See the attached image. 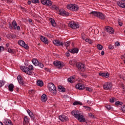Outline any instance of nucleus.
I'll return each mask as SVG.
<instances>
[{
	"label": "nucleus",
	"instance_id": "1",
	"mask_svg": "<svg viewBox=\"0 0 125 125\" xmlns=\"http://www.w3.org/2000/svg\"><path fill=\"white\" fill-rule=\"evenodd\" d=\"M21 69L22 72L27 74V75H32V70H34V66L32 65H29L28 67L25 66H21Z\"/></svg>",
	"mask_w": 125,
	"mask_h": 125
},
{
	"label": "nucleus",
	"instance_id": "2",
	"mask_svg": "<svg viewBox=\"0 0 125 125\" xmlns=\"http://www.w3.org/2000/svg\"><path fill=\"white\" fill-rule=\"evenodd\" d=\"M89 14L92 16L98 17V18H100V19H101L102 20H104L106 17L102 13L96 11H92L89 13Z\"/></svg>",
	"mask_w": 125,
	"mask_h": 125
},
{
	"label": "nucleus",
	"instance_id": "3",
	"mask_svg": "<svg viewBox=\"0 0 125 125\" xmlns=\"http://www.w3.org/2000/svg\"><path fill=\"white\" fill-rule=\"evenodd\" d=\"M66 7L67 9L71 10V11H78L80 9L79 6L75 4H68L67 5Z\"/></svg>",
	"mask_w": 125,
	"mask_h": 125
},
{
	"label": "nucleus",
	"instance_id": "4",
	"mask_svg": "<svg viewBox=\"0 0 125 125\" xmlns=\"http://www.w3.org/2000/svg\"><path fill=\"white\" fill-rule=\"evenodd\" d=\"M48 89L52 94H56V87L53 83H48Z\"/></svg>",
	"mask_w": 125,
	"mask_h": 125
},
{
	"label": "nucleus",
	"instance_id": "5",
	"mask_svg": "<svg viewBox=\"0 0 125 125\" xmlns=\"http://www.w3.org/2000/svg\"><path fill=\"white\" fill-rule=\"evenodd\" d=\"M113 87V84L111 82H106L104 84L103 88L105 90H109L112 89Z\"/></svg>",
	"mask_w": 125,
	"mask_h": 125
},
{
	"label": "nucleus",
	"instance_id": "6",
	"mask_svg": "<svg viewBox=\"0 0 125 125\" xmlns=\"http://www.w3.org/2000/svg\"><path fill=\"white\" fill-rule=\"evenodd\" d=\"M68 26L70 28H72V29H73L74 30L80 28V24L75 21L70 22L68 23Z\"/></svg>",
	"mask_w": 125,
	"mask_h": 125
},
{
	"label": "nucleus",
	"instance_id": "7",
	"mask_svg": "<svg viewBox=\"0 0 125 125\" xmlns=\"http://www.w3.org/2000/svg\"><path fill=\"white\" fill-rule=\"evenodd\" d=\"M53 64L59 69H62L64 67V63L62 62L56 61L54 62Z\"/></svg>",
	"mask_w": 125,
	"mask_h": 125
},
{
	"label": "nucleus",
	"instance_id": "8",
	"mask_svg": "<svg viewBox=\"0 0 125 125\" xmlns=\"http://www.w3.org/2000/svg\"><path fill=\"white\" fill-rule=\"evenodd\" d=\"M77 67L79 70V71H81V72H84L85 70H86V68L85 67V65L82 63H78L77 64Z\"/></svg>",
	"mask_w": 125,
	"mask_h": 125
},
{
	"label": "nucleus",
	"instance_id": "9",
	"mask_svg": "<svg viewBox=\"0 0 125 125\" xmlns=\"http://www.w3.org/2000/svg\"><path fill=\"white\" fill-rule=\"evenodd\" d=\"M41 3L44 5L50 6L52 5V1L50 0H41Z\"/></svg>",
	"mask_w": 125,
	"mask_h": 125
},
{
	"label": "nucleus",
	"instance_id": "10",
	"mask_svg": "<svg viewBox=\"0 0 125 125\" xmlns=\"http://www.w3.org/2000/svg\"><path fill=\"white\" fill-rule=\"evenodd\" d=\"M59 14L62 16H69V13L63 9H60L59 10Z\"/></svg>",
	"mask_w": 125,
	"mask_h": 125
},
{
	"label": "nucleus",
	"instance_id": "11",
	"mask_svg": "<svg viewBox=\"0 0 125 125\" xmlns=\"http://www.w3.org/2000/svg\"><path fill=\"white\" fill-rule=\"evenodd\" d=\"M18 43L19 45H21L22 47H24L25 49H28L29 48V46H28V45H27V44L22 40L19 41Z\"/></svg>",
	"mask_w": 125,
	"mask_h": 125
},
{
	"label": "nucleus",
	"instance_id": "12",
	"mask_svg": "<svg viewBox=\"0 0 125 125\" xmlns=\"http://www.w3.org/2000/svg\"><path fill=\"white\" fill-rule=\"evenodd\" d=\"M104 31L107 33H109V34H110L111 35H112V34H114V29L110 26H106L104 29Z\"/></svg>",
	"mask_w": 125,
	"mask_h": 125
},
{
	"label": "nucleus",
	"instance_id": "13",
	"mask_svg": "<svg viewBox=\"0 0 125 125\" xmlns=\"http://www.w3.org/2000/svg\"><path fill=\"white\" fill-rule=\"evenodd\" d=\"M9 28L11 29H14V30H16V29H17V22H16L15 20H14L12 21V24L9 25Z\"/></svg>",
	"mask_w": 125,
	"mask_h": 125
},
{
	"label": "nucleus",
	"instance_id": "14",
	"mask_svg": "<svg viewBox=\"0 0 125 125\" xmlns=\"http://www.w3.org/2000/svg\"><path fill=\"white\" fill-rule=\"evenodd\" d=\"M53 43H54V44H55V45H57V46H63V42H61L58 40H54V41H53Z\"/></svg>",
	"mask_w": 125,
	"mask_h": 125
},
{
	"label": "nucleus",
	"instance_id": "15",
	"mask_svg": "<svg viewBox=\"0 0 125 125\" xmlns=\"http://www.w3.org/2000/svg\"><path fill=\"white\" fill-rule=\"evenodd\" d=\"M78 120V121H79V122H81V123H84V122H85V119H84V116L79 114L78 115V117L76 118Z\"/></svg>",
	"mask_w": 125,
	"mask_h": 125
},
{
	"label": "nucleus",
	"instance_id": "16",
	"mask_svg": "<svg viewBox=\"0 0 125 125\" xmlns=\"http://www.w3.org/2000/svg\"><path fill=\"white\" fill-rule=\"evenodd\" d=\"M59 120L62 121V122H65V121H69V118H68V117L65 116V115H61L59 117Z\"/></svg>",
	"mask_w": 125,
	"mask_h": 125
},
{
	"label": "nucleus",
	"instance_id": "17",
	"mask_svg": "<svg viewBox=\"0 0 125 125\" xmlns=\"http://www.w3.org/2000/svg\"><path fill=\"white\" fill-rule=\"evenodd\" d=\"M76 88H77V89H79L80 90H81L84 89V88H85V87L84 86V85L82 83H78L76 85Z\"/></svg>",
	"mask_w": 125,
	"mask_h": 125
},
{
	"label": "nucleus",
	"instance_id": "18",
	"mask_svg": "<svg viewBox=\"0 0 125 125\" xmlns=\"http://www.w3.org/2000/svg\"><path fill=\"white\" fill-rule=\"evenodd\" d=\"M99 76H101L102 77H103L104 78H108L109 77H110V75L109 74V73L108 72H100L99 74Z\"/></svg>",
	"mask_w": 125,
	"mask_h": 125
},
{
	"label": "nucleus",
	"instance_id": "19",
	"mask_svg": "<svg viewBox=\"0 0 125 125\" xmlns=\"http://www.w3.org/2000/svg\"><path fill=\"white\" fill-rule=\"evenodd\" d=\"M72 115L75 117L76 119L79 117V115L81 114L79 111L73 110L71 112Z\"/></svg>",
	"mask_w": 125,
	"mask_h": 125
},
{
	"label": "nucleus",
	"instance_id": "20",
	"mask_svg": "<svg viewBox=\"0 0 125 125\" xmlns=\"http://www.w3.org/2000/svg\"><path fill=\"white\" fill-rule=\"evenodd\" d=\"M41 40L42 42L45 43V44H48V40H47V38L42 36L41 38Z\"/></svg>",
	"mask_w": 125,
	"mask_h": 125
},
{
	"label": "nucleus",
	"instance_id": "21",
	"mask_svg": "<svg viewBox=\"0 0 125 125\" xmlns=\"http://www.w3.org/2000/svg\"><path fill=\"white\" fill-rule=\"evenodd\" d=\"M17 79L20 84H24V81H23V79H22V77H21V76L19 75L17 77Z\"/></svg>",
	"mask_w": 125,
	"mask_h": 125
},
{
	"label": "nucleus",
	"instance_id": "22",
	"mask_svg": "<svg viewBox=\"0 0 125 125\" xmlns=\"http://www.w3.org/2000/svg\"><path fill=\"white\" fill-rule=\"evenodd\" d=\"M3 123L5 125H13L11 121L8 119L4 120Z\"/></svg>",
	"mask_w": 125,
	"mask_h": 125
},
{
	"label": "nucleus",
	"instance_id": "23",
	"mask_svg": "<svg viewBox=\"0 0 125 125\" xmlns=\"http://www.w3.org/2000/svg\"><path fill=\"white\" fill-rule=\"evenodd\" d=\"M41 100L42 102H46L47 101V98L45 94H43L41 97Z\"/></svg>",
	"mask_w": 125,
	"mask_h": 125
},
{
	"label": "nucleus",
	"instance_id": "24",
	"mask_svg": "<svg viewBox=\"0 0 125 125\" xmlns=\"http://www.w3.org/2000/svg\"><path fill=\"white\" fill-rule=\"evenodd\" d=\"M69 51L71 53H73V54L78 53V52H79V49H78V48H74L73 49H69Z\"/></svg>",
	"mask_w": 125,
	"mask_h": 125
},
{
	"label": "nucleus",
	"instance_id": "25",
	"mask_svg": "<svg viewBox=\"0 0 125 125\" xmlns=\"http://www.w3.org/2000/svg\"><path fill=\"white\" fill-rule=\"evenodd\" d=\"M117 3L119 6H120V7H122V8H125V2L118 1Z\"/></svg>",
	"mask_w": 125,
	"mask_h": 125
},
{
	"label": "nucleus",
	"instance_id": "26",
	"mask_svg": "<svg viewBox=\"0 0 125 125\" xmlns=\"http://www.w3.org/2000/svg\"><path fill=\"white\" fill-rule=\"evenodd\" d=\"M32 62L33 63V64L35 65V66H38L39 65V61H38V60L36 59H33L32 60Z\"/></svg>",
	"mask_w": 125,
	"mask_h": 125
},
{
	"label": "nucleus",
	"instance_id": "27",
	"mask_svg": "<svg viewBox=\"0 0 125 125\" xmlns=\"http://www.w3.org/2000/svg\"><path fill=\"white\" fill-rule=\"evenodd\" d=\"M49 21L51 22L53 27H56V22H55V21H54V19H53L52 18H50L49 19Z\"/></svg>",
	"mask_w": 125,
	"mask_h": 125
},
{
	"label": "nucleus",
	"instance_id": "28",
	"mask_svg": "<svg viewBox=\"0 0 125 125\" xmlns=\"http://www.w3.org/2000/svg\"><path fill=\"white\" fill-rule=\"evenodd\" d=\"M8 89L9 91H11V92H12V91H13L14 89V85H13V84L11 83L8 85Z\"/></svg>",
	"mask_w": 125,
	"mask_h": 125
},
{
	"label": "nucleus",
	"instance_id": "29",
	"mask_svg": "<svg viewBox=\"0 0 125 125\" xmlns=\"http://www.w3.org/2000/svg\"><path fill=\"white\" fill-rule=\"evenodd\" d=\"M24 122H23V125H26V124H29V117H28V116H24Z\"/></svg>",
	"mask_w": 125,
	"mask_h": 125
},
{
	"label": "nucleus",
	"instance_id": "30",
	"mask_svg": "<svg viewBox=\"0 0 125 125\" xmlns=\"http://www.w3.org/2000/svg\"><path fill=\"white\" fill-rule=\"evenodd\" d=\"M58 88L60 91H61V92H65V91H66L65 88L61 85L58 86Z\"/></svg>",
	"mask_w": 125,
	"mask_h": 125
},
{
	"label": "nucleus",
	"instance_id": "31",
	"mask_svg": "<svg viewBox=\"0 0 125 125\" xmlns=\"http://www.w3.org/2000/svg\"><path fill=\"white\" fill-rule=\"evenodd\" d=\"M37 84L39 86H42L43 85V82H42V81L38 80L37 82Z\"/></svg>",
	"mask_w": 125,
	"mask_h": 125
},
{
	"label": "nucleus",
	"instance_id": "32",
	"mask_svg": "<svg viewBox=\"0 0 125 125\" xmlns=\"http://www.w3.org/2000/svg\"><path fill=\"white\" fill-rule=\"evenodd\" d=\"M73 105H74V106H76L77 105H80L82 106V105H83V103H82L81 102L75 101L73 103Z\"/></svg>",
	"mask_w": 125,
	"mask_h": 125
},
{
	"label": "nucleus",
	"instance_id": "33",
	"mask_svg": "<svg viewBox=\"0 0 125 125\" xmlns=\"http://www.w3.org/2000/svg\"><path fill=\"white\" fill-rule=\"evenodd\" d=\"M27 114H28L29 116L30 117V118H33L34 117V114H33V112L31 111L29 109H28L27 110Z\"/></svg>",
	"mask_w": 125,
	"mask_h": 125
},
{
	"label": "nucleus",
	"instance_id": "34",
	"mask_svg": "<svg viewBox=\"0 0 125 125\" xmlns=\"http://www.w3.org/2000/svg\"><path fill=\"white\" fill-rule=\"evenodd\" d=\"M85 42H88L90 44H92V43H93V41L89 39H85Z\"/></svg>",
	"mask_w": 125,
	"mask_h": 125
},
{
	"label": "nucleus",
	"instance_id": "35",
	"mask_svg": "<svg viewBox=\"0 0 125 125\" xmlns=\"http://www.w3.org/2000/svg\"><path fill=\"white\" fill-rule=\"evenodd\" d=\"M51 9H52L53 10H58V7L55 5H53L51 6Z\"/></svg>",
	"mask_w": 125,
	"mask_h": 125
},
{
	"label": "nucleus",
	"instance_id": "36",
	"mask_svg": "<svg viewBox=\"0 0 125 125\" xmlns=\"http://www.w3.org/2000/svg\"><path fill=\"white\" fill-rule=\"evenodd\" d=\"M76 63V61H75V60H72L71 61H69V64L70 65H72V66H74V65H75Z\"/></svg>",
	"mask_w": 125,
	"mask_h": 125
},
{
	"label": "nucleus",
	"instance_id": "37",
	"mask_svg": "<svg viewBox=\"0 0 125 125\" xmlns=\"http://www.w3.org/2000/svg\"><path fill=\"white\" fill-rule=\"evenodd\" d=\"M97 48L98 49H99V50H102V49H103V46L100 44H99L97 45Z\"/></svg>",
	"mask_w": 125,
	"mask_h": 125
},
{
	"label": "nucleus",
	"instance_id": "38",
	"mask_svg": "<svg viewBox=\"0 0 125 125\" xmlns=\"http://www.w3.org/2000/svg\"><path fill=\"white\" fill-rule=\"evenodd\" d=\"M70 41L66 42L64 43V45L66 47V49H68V46L70 45Z\"/></svg>",
	"mask_w": 125,
	"mask_h": 125
},
{
	"label": "nucleus",
	"instance_id": "39",
	"mask_svg": "<svg viewBox=\"0 0 125 125\" xmlns=\"http://www.w3.org/2000/svg\"><path fill=\"white\" fill-rule=\"evenodd\" d=\"M8 51L10 53H13V54L15 53V50H14V49H13L9 48V49H8Z\"/></svg>",
	"mask_w": 125,
	"mask_h": 125
},
{
	"label": "nucleus",
	"instance_id": "40",
	"mask_svg": "<svg viewBox=\"0 0 125 125\" xmlns=\"http://www.w3.org/2000/svg\"><path fill=\"white\" fill-rule=\"evenodd\" d=\"M28 93L29 94H31V95H33V94H35V90H29Z\"/></svg>",
	"mask_w": 125,
	"mask_h": 125
},
{
	"label": "nucleus",
	"instance_id": "41",
	"mask_svg": "<svg viewBox=\"0 0 125 125\" xmlns=\"http://www.w3.org/2000/svg\"><path fill=\"white\" fill-rule=\"evenodd\" d=\"M105 108H106L107 110H111V109H113V107L110 105H107L105 106Z\"/></svg>",
	"mask_w": 125,
	"mask_h": 125
},
{
	"label": "nucleus",
	"instance_id": "42",
	"mask_svg": "<svg viewBox=\"0 0 125 125\" xmlns=\"http://www.w3.org/2000/svg\"><path fill=\"white\" fill-rule=\"evenodd\" d=\"M33 3H40V0H31Z\"/></svg>",
	"mask_w": 125,
	"mask_h": 125
},
{
	"label": "nucleus",
	"instance_id": "43",
	"mask_svg": "<svg viewBox=\"0 0 125 125\" xmlns=\"http://www.w3.org/2000/svg\"><path fill=\"white\" fill-rule=\"evenodd\" d=\"M115 104L117 105V106H120V105H123V103L121 102H116L115 103Z\"/></svg>",
	"mask_w": 125,
	"mask_h": 125
},
{
	"label": "nucleus",
	"instance_id": "44",
	"mask_svg": "<svg viewBox=\"0 0 125 125\" xmlns=\"http://www.w3.org/2000/svg\"><path fill=\"white\" fill-rule=\"evenodd\" d=\"M70 50H69L67 52L65 53V56L66 57H70Z\"/></svg>",
	"mask_w": 125,
	"mask_h": 125
},
{
	"label": "nucleus",
	"instance_id": "45",
	"mask_svg": "<svg viewBox=\"0 0 125 125\" xmlns=\"http://www.w3.org/2000/svg\"><path fill=\"white\" fill-rule=\"evenodd\" d=\"M115 100H116L115 98H112L111 99H110L109 101L110 103H114L115 102Z\"/></svg>",
	"mask_w": 125,
	"mask_h": 125
},
{
	"label": "nucleus",
	"instance_id": "46",
	"mask_svg": "<svg viewBox=\"0 0 125 125\" xmlns=\"http://www.w3.org/2000/svg\"><path fill=\"white\" fill-rule=\"evenodd\" d=\"M38 66L40 67V68H43L44 67L43 63L40 62H39Z\"/></svg>",
	"mask_w": 125,
	"mask_h": 125
},
{
	"label": "nucleus",
	"instance_id": "47",
	"mask_svg": "<svg viewBox=\"0 0 125 125\" xmlns=\"http://www.w3.org/2000/svg\"><path fill=\"white\" fill-rule=\"evenodd\" d=\"M4 85V82L3 81H0V87Z\"/></svg>",
	"mask_w": 125,
	"mask_h": 125
},
{
	"label": "nucleus",
	"instance_id": "48",
	"mask_svg": "<svg viewBox=\"0 0 125 125\" xmlns=\"http://www.w3.org/2000/svg\"><path fill=\"white\" fill-rule=\"evenodd\" d=\"M85 109H86V111H90L91 108L87 106H83Z\"/></svg>",
	"mask_w": 125,
	"mask_h": 125
},
{
	"label": "nucleus",
	"instance_id": "49",
	"mask_svg": "<svg viewBox=\"0 0 125 125\" xmlns=\"http://www.w3.org/2000/svg\"><path fill=\"white\" fill-rule=\"evenodd\" d=\"M88 116L91 119H94V115L92 113H88Z\"/></svg>",
	"mask_w": 125,
	"mask_h": 125
},
{
	"label": "nucleus",
	"instance_id": "50",
	"mask_svg": "<svg viewBox=\"0 0 125 125\" xmlns=\"http://www.w3.org/2000/svg\"><path fill=\"white\" fill-rule=\"evenodd\" d=\"M70 78L71 79L72 82H73V83H74L75 81L76 77L75 76H73L72 77H70Z\"/></svg>",
	"mask_w": 125,
	"mask_h": 125
},
{
	"label": "nucleus",
	"instance_id": "51",
	"mask_svg": "<svg viewBox=\"0 0 125 125\" xmlns=\"http://www.w3.org/2000/svg\"><path fill=\"white\" fill-rule=\"evenodd\" d=\"M81 37L83 40H85V34L82 33L81 34Z\"/></svg>",
	"mask_w": 125,
	"mask_h": 125
},
{
	"label": "nucleus",
	"instance_id": "52",
	"mask_svg": "<svg viewBox=\"0 0 125 125\" xmlns=\"http://www.w3.org/2000/svg\"><path fill=\"white\" fill-rule=\"evenodd\" d=\"M67 81H68V82L70 83H74L73 80H72V79L70 78L67 79Z\"/></svg>",
	"mask_w": 125,
	"mask_h": 125
},
{
	"label": "nucleus",
	"instance_id": "53",
	"mask_svg": "<svg viewBox=\"0 0 125 125\" xmlns=\"http://www.w3.org/2000/svg\"><path fill=\"white\" fill-rule=\"evenodd\" d=\"M115 46H120L121 45V44L119 42H117L115 43Z\"/></svg>",
	"mask_w": 125,
	"mask_h": 125
},
{
	"label": "nucleus",
	"instance_id": "54",
	"mask_svg": "<svg viewBox=\"0 0 125 125\" xmlns=\"http://www.w3.org/2000/svg\"><path fill=\"white\" fill-rule=\"evenodd\" d=\"M4 50V47L0 46V51H3Z\"/></svg>",
	"mask_w": 125,
	"mask_h": 125
},
{
	"label": "nucleus",
	"instance_id": "55",
	"mask_svg": "<svg viewBox=\"0 0 125 125\" xmlns=\"http://www.w3.org/2000/svg\"><path fill=\"white\" fill-rule=\"evenodd\" d=\"M86 90H87V91H92L91 88L89 87H86Z\"/></svg>",
	"mask_w": 125,
	"mask_h": 125
},
{
	"label": "nucleus",
	"instance_id": "56",
	"mask_svg": "<svg viewBox=\"0 0 125 125\" xmlns=\"http://www.w3.org/2000/svg\"><path fill=\"white\" fill-rule=\"evenodd\" d=\"M108 48L109 49H113V48H114V47L112 46V45H109L108 46Z\"/></svg>",
	"mask_w": 125,
	"mask_h": 125
},
{
	"label": "nucleus",
	"instance_id": "57",
	"mask_svg": "<svg viewBox=\"0 0 125 125\" xmlns=\"http://www.w3.org/2000/svg\"><path fill=\"white\" fill-rule=\"evenodd\" d=\"M13 0H7L8 3H12Z\"/></svg>",
	"mask_w": 125,
	"mask_h": 125
},
{
	"label": "nucleus",
	"instance_id": "58",
	"mask_svg": "<svg viewBox=\"0 0 125 125\" xmlns=\"http://www.w3.org/2000/svg\"><path fill=\"white\" fill-rule=\"evenodd\" d=\"M122 111L124 113H125V105H124L122 108Z\"/></svg>",
	"mask_w": 125,
	"mask_h": 125
},
{
	"label": "nucleus",
	"instance_id": "59",
	"mask_svg": "<svg viewBox=\"0 0 125 125\" xmlns=\"http://www.w3.org/2000/svg\"><path fill=\"white\" fill-rule=\"evenodd\" d=\"M118 23L120 26H123V22L121 21H118Z\"/></svg>",
	"mask_w": 125,
	"mask_h": 125
},
{
	"label": "nucleus",
	"instance_id": "60",
	"mask_svg": "<svg viewBox=\"0 0 125 125\" xmlns=\"http://www.w3.org/2000/svg\"><path fill=\"white\" fill-rule=\"evenodd\" d=\"M17 29L18 31H20V30H21L20 26H17Z\"/></svg>",
	"mask_w": 125,
	"mask_h": 125
},
{
	"label": "nucleus",
	"instance_id": "61",
	"mask_svg": "<svg viewBox=\"0 0 125 125\" xmlns=\"http://www.w3.org/2000/svg\"><path fill=\"white\" fill-rule=\"evenodd\" d=\"M105 54V52H104V51H102L101 52V55L103 56Z\"/></svg>",
	"mask_w": 125,
	"mask_h": 125
},
{
	"label": "nucleus",
	"instance_id": "62",
	"mask_svg": "<svg viewBox=\"0 0 125 125\" xmlns=\"http://www.w3.org/2000/svg\"><path fill=\"white\" fill-rule=\"evenodd\" d=\"M121 87L123 89H125V85L124 84H122L121 85Z\"/></svg>",
	"mask_w": 125,
	"mask_h": 125
},
{
	"label": "nucleus",
	"instance_id": "63",
	"mask_svg": "<svg viewBox=\"0 0 125 125\" xmlns=\"http://www.w3.org/2000/svg\"><path fill=\"white\" fill-rule=\"evenodd\" d=\"M28 21H29L30 24H33L32 23V19H29Z\"/></svg>",
	"mask_w": 125,
	"mask_h": 125
},
{
	"label": "nucleus",
	"instance_id": "64",
	"mask_svg": "<svg viewBox=\"0 0 125 125\" xmlns=\"http://www.w3.org/2000/svg\"><path fill=\"white\" fill-rule=\"evenodd\" d=\"M124 58H125V54L121 57V59H124Z\"/></svg>",
	"mask_w": 125,
	"mask_h": 125
}]
</instances>
